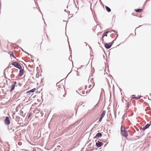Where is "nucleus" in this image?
I'll return each instance as SVG.
<instances>
[{"label":"nucleus","instance_id":"a878e982","mask_svg":"<svg viewBox=\"0 0 151 151\" xmlns=\"http://www.w3.org/2000/svg\"><path fill=\"white\" fill-rule=\"evenodd\" d=\"M82 93L83 94H85L84 91H82Z\"/></svg>","mask_w":151,"mask_h":151},{"label":"nucleus","instance_id":"7ed1b4c3","mask_svg":"<svg viewBox=\"0 0 151 151\" xmlns=\"http://www.w3.org/2000/svg\"><path fill=\"white\" fill-rule=\"evenodd\" d=\"M121 131L122 134L125 137H127L128 136V134L126 130H125L124 127H123V129H121Z\"/></svg>","mask_w":151,"mask_h":151},{"label":"nucleus","instance_id":"c756f323","mask_svg":"<svg viewBox=\"0 0 151 151\" xmlns=\"http://www.w3.org/2000/svg\"><path fill=\"white\" fill-rule=\"evenodd\" d=\"M140 97V98L141 96H138L137 97V98H138V97Z\"/></svg>","mask_w":151,"mask_h":151},{"label":"nucleus","instance_id":"a211bd4d","mask_svg":"<svg viewBox=\"0 0 151 151\" xmlns=\"http://www.w3.org/2000/svg\"><path fill=\"white\" fill-rule=\"evenodd\" d=\"M103 118V117H102L101 116V117H100V118H99V122H101V120H102V118Z\"/></svg>","mask_w":151,"mask_h":151},{"label":"nucleus","instance_id":"cd10ccee","mask_svg":"<svg viewBox=\"0 0 151 151\" xmlns=\"http://www.w3.org/2000/svg\"><path fill=\"white\" fill-rule=\"evenodd\" d=\"M79 90L80 91H81L82 90V89L81 88H79Z\"/></svg>","mask_w":151,"mask_h":151},{"label":"nucleus","instance_id":"39448f33","mask_svg":"<svg viewBox=\"0 0 151 151\" xmlns=\"http://www.w3.org/2000/svg\"><path fill=\"white\" fill-rule=\"evenodd\" d=\"M5 124L7 125H9L10 124V121L9 118L8 116H6L4 121Z\"/></svg>","mask_w":151,"mask_h":151},{"label":"nucleus","instance_id":"4be33fe9","mask_svg":"<svg viewBox=\"0 0 151 151\" xmlns=\"http://www.w3.org/2000/svg\"><path fill=\"white\" fill-rule=\"evenodd\" d=\"M123 122V121H122V124ZM123 127H123V126H122H122H121V129L122 128L123 129Z\"/></svg>","mask_w":151,"mask_h":151},{"label":"nucleus","instance_id":"2f4dec72","mask_svg":"<svg viewBox=\"0 0 151 151\" xmlns=\"http://www.w3.org/2000/svg\"><path fill=\"white\" fill-rule=\"evenodd\" d=\"M86 93L87 94V91L86 92Z\"/></svg>","mask_w":151,"mask_h":151},{"label":"nucleus","instance_id":"b1692460","mask_svg":"<svg viewBox=\"0 0 151 151\" xmlns=\"http://www.w3.org/2000/svg\"><path fill=\"white\" fill-rule=\"evenodd\" d=\"M84 43L85 44V45H86V46H87V43L86 42H85Z\"/></svg>","mask_w":151,"mask_h":151},{"label":"nucleus","instance_id":"dca6fc26","mask_svg":"<svg viewBox=\"0 0 151 151\" xmlns=\"http://www.w3.org/2000/svg\"><path fill=\"white\" fill-rule=\"evenodd\" d=\"M105 113H106L105 111H103L102 113L101 116L102 117H104L105 114Z\"/></svg>","mask_w":151,"mask_h":151},{"label":"nucleus","instance_id":"bb28decb","mask_svg":"<svg viewBox=\"0 0 151 151\" xmlns=\"http://www.w3.org/2000/svg\"><path fill=\"white\" fill-rule=\"evenodd\" d=\"M122 119H123V120L122 121H124V117L122 118Z\"/></svg>","mask_w":151,"mask_h":151},{"label":"nucleus","instance_id":"2eb2a0df","mask_svg":"<svg viewBox=\"0 0 151 151\" xmlns=\"http://www.w3.org/2000/svg\"><path fill=\"white\" fill-rule=\"evenodd\" d=\"M142 9H138L135 10V11L137 12H139L142 11Z\"/></svg>","mask_w":151,"mask_h":151},{"label":"nucleus","instance_id":"0eeeda50","mask_svg":"<svg viewBox=\"0 0 151 151\" xmlns=\"http://www.w3.org/2000/svg\"><path fill=\"white\" fill-rule=\"evenodd\" d=\"M102 136V134L100 133H97L96 136L94 137V138H97V137H101Z\"/></svg>","mask_w":151,"mask_h":151},{"label":"nucleus","instance_id":"412c9836","mask_svg":"<svg viewBox=\"0 0 151 151\" xmlns=\"http://www.w3.org/2000/svg\"><path fill=\"white\" fill-rule=\"evenodd\" d=\"M127 109H128L129 108V104L128 103H127Z\"/></svg>","mask_w":151,"mask_h":151},{"label":"nucleus","instance_id":"7c9ffc66","mask_svg":"<svg viewBox=\"0 0 151 151\" xmlns=\"http://www.w3.org/2000/svg\"><path fill=\"white\" fill-rule=\"evenodd\" d=\"M30 114H29V116H28V117H29V116H30Z\"/></svg>","mask_w":151,"mask_h":151},{"label":"nucleus","instance_id":"6ab92c4d","mask_svg":"<svg viewBox=\"0 0 151 151\" xmlns=\"http://www.w3.org/2000/svg\"><path fill=\"white\" fill-rule=\"evenodd\" d=\"M140 98V97L137 98V97H133L132 98V99H138Z\"/></svg>","mask_w":151,"mask_h":151},{"label":"nucleus","instance_id":"f8f14e48","mask_svg":"<svg viewBox=\"0 0 151 151\" xmlns=\"http://www.w3.org/2000/svg\"><path fill=\"white\" fill-rule=\"evenodd\" d=\"M15 86L14 85H12L10 87L11 89H10V91L11 92H12L14 90Z\"/></svg>","mask_w":151,"mask_h":151},{"label":"nucleus","instance_id":"20e7f679","mask_svg":"<svg viewBox=\"0 0 151 151\" xmlns=\"http://www.w3.org/2000/svg\"><path fill=\"white\" fill-rule=\"evenodd\" d=\"M113 41L111 42L106 43L105 44V47L106 49H108L111 47L113 44Z\"/></svg>","mask_w":151,"mask_h":151},{"label":"nucleus","instance_id":"423d86ee","mask_svg":"<svg viewBox=\"0 0 151 151\" xmlns=\"http://www.w3.org/2000/svg\"><path fill=\"white\" fill-rule=\"evenodd\" d=\"M103 145V143L101 142H98L96 143V145L98 147H99Z\"/></svg>","mask_w":151,"mask_h":151},{"label":"nucleus","instance_id":"9b49d317","mask_svg":"<svg viewBox=\"0 0 151 151\" xmlns=\"http://www.w3.org/2000/svg\"><path fill=\"white\" fill-rule=\"evenodd\" d=\"M109 32V31H106V32H105L103 34L102 36V39L103 40V38L106 35L108 34Z\"/></svg>","mask_w":151,"mask_h":151},{"label":"nucleus","instance_id":"aec40b11","mask_svg":"<svg viewBox=\"0 0 151 151\" xmlns=\"http://www.w3.org/2000/svg\"><path fill=\"white\" fill-rule=\"evenodd\" d=\"M10 57H11V56H12L13 58H15V57H14V56L13 54V53L12 54H11L10 55Z\"/></svg>","mask_w":151,"mask_h":151},{"label":"nucleus","instance_id":"1a4fd4ad","mask_svg":"<svg viewBox=\"0 0 151 151\" xmlns=\"http://www.w3.org/2000/svg\"><path fill=\"white\" fill-rule=\"evenodd\" d=\"M150 124H147L144 127H143L142 128V130H145L146 129L148 128H149V127L150 126Z\"/></svg>","mask_w":151,"mask_h":151},{"label":"nucleus","instance_id":"f257e3e1","mask_svg":"<svg viewBox=\"0 0 151 151\" xmlns=\"http://www.w3.org/2000/svg\"><path fill=\"white\" fill-rule=\"evenodd\" d=\"M13 73L12 71H11L7 68L5 69L4 70V75L5 76H9L11 75V74Z\"/></svg>","mask_w":151,"mask_h":151},{"label":"nucleus","instance_id":"9d476101","mask_svg":"<svg viewBox=\"0 0 151 151\" xmlns=\"http://www.w3.org/2000/svg\"><path fill=\"white\" fill-rule=\"evenodd\" d=\"M92 84H90L88 86V88L91 89L94 86V83L93 81L91 82Z\"/></svg>","mask_w":151,"mask_h":151},{"label":"nucleus","instance_id":"f3484780","mask_svg":"<svg viewBox=\"0 0 151 151\" xmlns=\"http://www.w3.org/2000/svg\"><path fill=\"white\" fill-rule=\"evenodd\" d=\"M88 81L89 82V81H90V82H91V83H90V84H92L91 82H92V81H93V80L91 78L90 79H89Z\"/></svg>","mask_w":151,"mask_h":151},{"label":"nucleus","instance_id":"c85d7f7f","mask_svg":"<svg viewBox=\"0 0 151 151\" xmlns=\"http://www.w3.org/2000/svg\"><path fill=\"white\" fill-rule=\"evenodd\" d=\"M60 87H58V90H59L60 89Z\"/></svg>","mask_w":151,"mask_h":151},{"label":"nucleus","instance_id":"5701e85b","mask_svg":"<svg viewBox=\"0 0 151 151\" xmlns=\"http://www.w3.org/2000/svg\"><path fill=\"white\" fill-rule=\"evenodd\" d=\"M17 82L16 81H15L14 82V84L13 85H14V86H15L16 84H17Z\"/></svg>","mask_w":151,"mask_h":151},{"label":"nucleus","instance_id":"ddd939ff","mask_svg":"<svg viewBox=\"0 0 151 151\" xmlns=\"http://www.w3.org/2000/svg\"><path fill=\"white\" fill-rule=\"evenodd\" d=\"M105 8H106V11L108 12H111V9L109 7H108V6H106L105 7Z\"/></svg>","mask_w":151,"mask_h":151},{"label":"nucleus","instance_id":"6e6552de","mask_svg":"<svg viewBox=\"0 0 151 151\" xmlns=\"http://www.w3.org/2000/svg\"><path fill=\"white\" fill-rule=\"evenodd\" d=\"M24 70L23 69H21L19 72V75L20 76H22L24 74Z\"/></svg>","mask_w":151,"mask_h":151},{"label":"nucleus","instance_id":"f03ea898","mask_svg":"<svg viewBox=\"0 0 151 151\" xmlns=\"http://www.w3.org/2000/svg\"><path fill=\"white\" fill-rule=\"evenodd\" d=\"M12 65H13L14 67L17 68L19 69H21L22 68L21 66L17 62H14L12 63Z\"/></svg>","mask_w":151,"mask_h":151},{"label":"nucleus","instance_id":"4468645a","mask_svg":"<svg viewBox=\"0 0 151 151\" xmlns=\"http://www.w3.org/2000/svg\"><path fill=\"white\" fill-rule=\"evenodd\" d=\"M35 88H34L29 91L28 93H33L35 91Z\"/></svg>","mask_w":151,"mask_h":151},{"label":"nucleus","instance_id":"393cba45","mask_svg":"<svg viewBox=\"0 0 151 151\" xmlns=\"http://www.w3.org/2000/svg\"><path fill=\"white\" fill-rule=\"evenodd\" d=\"M87 87V85L85 86V89H86Z\"/></svg>","mask_w":151,"mask_h":151}]
</instances>
